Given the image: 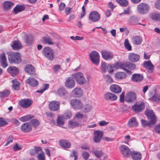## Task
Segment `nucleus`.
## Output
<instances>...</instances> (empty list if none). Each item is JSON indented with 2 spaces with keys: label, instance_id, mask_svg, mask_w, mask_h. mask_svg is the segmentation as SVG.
<instances>
[{
  "label": "nucleus",
  "instance_id": "obj_47",
  "mask_svg": "<svg viewBox=\"0 0 160 160\" xmlns=\"http://www.w3.org/2000/svg\"><path fill=\"white\" fill-rule=\"evenodd\" d=\"M30 123L32 124V125L34 128H36L40 124L39 121L36 119H32L30 121Z\"/></svg>",
  "mask_w": 160,
  "mask_h": 160
},
{
  "label": "nucleus",
  "instance_id": "obj_6",
  "mask_svg": "<svg viewBox=\"0 0 160 160\" xmlns=\"http://www.w3.org/2000/svg\"><path fill=\"white\" fill-rule=\"evenodd\" d=\"M89 57L93 63L96 65L99 64L100 62V56L97 52L95 51H92L89 54Z\"/></svg>",
  "mask_w": 160,
  "mask_h": 160
},
{
  "label": "nucleus",
  "instance_id": "obj_37",
  "mask_svg": "<svg viewBox=\"0 0 160 160\" xmlns=\"http://www.w3.org/2000/svg\"><path fill=\"white\" fill-rule=\"evenodd\" d=\"M149 99L156 103L160 102V94L155 93Z\"/></svg>",
  "mask_w": 160,
  "mask_h": 160
},
{
  "label": "nucleus",
  "instance_id": "obj_39",
  "mask_svg": "<svg viewBox=\"0 0 160 160\" xmlns=\"http://www.w3.org/2000/svg\"><path fill=\"white\" fill-rule=\"evenodd\" d=\"M115 77L118 79H122L126 78L127 75L125 72H120L115 73Z\"/></svg>",
  "mask_w": 160,
  "mask_h": 160
},
{
  "label": "nucleus",
  "instance_id": "obj_60",
  "mask_svg": "<svg viewBox=\"0 0 160 160\" xmlns=\"http://www.w3.org/2000/svg\"><path fill=\"white\" fill-rule=\"evenodd\" d=\"M91 109V106L89 104H87L85 107L83 111L84 112H86L90 111Z\"/></svg>",
  "mask_w": 160,
  "mask_h": 160
},
{
  "label": "nucleus",
  "instance_id": "obj_17",
  "mask_svg": "<svg viewBox=\"0 0 160 160\" xmlns=\"http://www.w3.org/2000/svg\"><path fill=\"white\" fill-rule=\"evenodd\" d=\"M60 102L57 101H54L51 102L48 105L49 109L52 111L58 110L59 108Z\"/></svg>",
  "mask_w": 160,
  "mask_h": 160
},
{
  "label": "nucleus",
  "instance_id": "obj_30",
  "mask_svg": "<svg viewBox=\"0 0 160 160\" xmlns=\"http://www.w3.org/2000/svg\"><path fill=\"white\" fill-rule=\"evenodd\" d=\"M130 155L132 158L133 160H141L142 158L141 154L140 153L135 151L132 152Z\"/></svg>",
  "mask_w": 160,
  "mask_h": 160
},
{
  "label": "nucleus",
  "instance_id": "obj_8",
  "mask_svg": "<svg viewBox=\"0 0 160 160\" xmlns=\"http://www.w3.org/2000/svg\"><path fill=\"white\" fill-rule=\"evenodd\" d=\"M136 99V95L133 91H130L127 92L126 95L125 100L128 102H135Z\"/></svg>",
  "mask_w": 160,
  "mask_h": 160
},
{
  "label": "nucleus",
  "instance_id": "obj_27",
  "mask_svg": "<svg viewBox=\"0 0 160 160\" xmlns=\"http://www.w3.org/2000/svg\"><path fill=\"white\" fill-rule=\"evenodd\" d=\"M104 98L106 100L115 101L117 99V96L114 94L110 92H107L104 95Z\"/></svg>",
  "mask_w": 160,
  "mask_h": 160
},
{
  "label": "nucleus",
  "instance_id": "obj_46",
  "mask_svg": "<svg viewBox=\"0 0 160 160\" xmlns=\"http://www.w3.org/2000/svg\"><path fill=\"white\" fill-rule=\"evenodd\" d=\"M151 18L153 20L160 21V13H155L151 14Z\"/></svg>",
  "mask_w": 160,
  "mask_h": 160
},
{
  "label": "nucleus",
  "instance_id": "obj_5",
  "mask_svg": "<svg viewBox=\"0 0 160 160\" xmlns=\"http://www.w3.org/2000/svg\"><path fill=\"white\" fill-rule=\"evenodd\" d=\"M145 108V105L143 102H136L132 107V109L136 113H139L143 110Z\"/></svg>",
  "mask_w": 160,
  "mask_h": 160
},
{
  "label": "nucleus",
  "instance_id": "obj_34",
  "mask_svg": "<svg viewBox=\"0 0 160 160\" xmlns=\"http://www.w3.org/2000/svg\"><path fill=\"white\" fill-rule=\"evenodd\" d=\"M138 122L136 121V118L135 117L131 118L128 123V125L130 127H135L138 126Z\"/></svg>",
  "mask_w": 160,
  "mask_h": 160
},
{
  "label": "nucleus",
  "instance_id": "obj_38",
  "mask_svg": "<svg viewBox=\"0 0 160 160\" xmlns=\"http://www.w3.org/2000/svg\"><path fill=\"white\" fill-rule=\"evenodd\" d=\"M138 20L136 17L135 16L130 17L128 20V23L132 25H136L138 24Z\"/></svg>",
  "mask_w": 160,
  "mask_h": 160
},
{
  "label": "nucleus",
  "instance_id": "obj_58",
  "mask_svg": "<svg viewBox=\"0 0 160 160\" xmlns=\"http://www.w3.org/2000/svg\"><path fill=\"white\" fill-rule=\"evenodd\" d=\"M13 135H10L9 136L6 142V143L5 144V146H7L10 143L13 142Z\"/></svg>",
  "mask_w": 160,
  "mask_h": 160
},
{
  "label": "nucleus",
  "instance_id": "obj_51",
  "mask_svg": "<svg viewBox=\"0 0 160 160\" xmlns=\"http://www.w3.org/2000/svg\"><path fill=\"white\" fill-rule=\"evenodd\" d=\"M95 155L98 158H100L103 154V152L101 151L94 150L92 151Z\"/></svg>",
  "mask_w": 160,
  "mask_h": 160
},
{
  "label": "nucleus",
  "instance_id": "obj_45",
  "mask_svg": "<svg viewBox=\"0 0 160 160\" xmlns=\"http://www.w3.org/2000/svg\"><path fill=\"white\" fill-rule=\"evenodd\" d=\"M10 93L9 90L5 89L3 91L0 92V97L4 98L8 96Z\"/></svg>",
  "mask_w": 160,
  "mask_h": 160
},
{
  "label": "nucleus",
  "instance_id": "obj_49",
  "mask_svg": "<svg viewBox=\"0 0 160 160\" xmlns=\"http://www.w3.org/2000/svg\"><path fill=\"white\" fill-rule=\"evenodd\" d=\"M12 82L13 83V88L15 90H19V82L16 80H13L12 81Z\"/></svg>",
  "mask_w": 160,
  "mask_h": 160
},
{
  "label": "nucleus",
  "instance_id": "obj_40",
  "mask_svg": "<svg viewBox=\"0 0 160 160\" xmlns=\"http://www.w3.org/2000/svg\"><path fill=\"white\" fill-rule=\"evenodd\" d=\"M141 123L142 126L144 127H151L152 125L154 124L155 123L153 122V121L150 120L149 122H148L145 120L142 119Z\"/></svg>",
  "mask_w": 160,
  "mask_h": 160
},
{
  "label": "nucleus",
  "instance_id": "obj_32",
  "mask_svg": "<svg viewBox=\"0 0 160 160\" xmlns=\"http://www.w3.org/2000/svg\"><path fill=\"white\" fill-rule=\"evenodd\" d=\"M72 93L76 97H78L81 96L83 94L82 90L81 88H75L72 90Z\"/></svg>",
  "mask_w": 160,
  "mask_h": 160
},
{
  "label": "nucleus",
  "instance_id": "obj_9",
  "mask_svg": "<svg viewBox=\"0 0 160 160\" xmlns=\"http://www.w3.org/2000/svg\"><path fill=\"white\" fill-rule=\"evenodd\" d=\"M103 133L100 130H95L93 133V141L95 143H99L102 137Z\"/></svg>",
  "mask_w": 160,
  "mask_h": 160
},
{
  "label": "nucleus",
  "instance_id": "obj_16",
  "mask_svg": "<svg viewBox=\"0 0 160 160\" xmlns=\"http://www.w3.org/2000/svg\"><path fill=\"white\" fill-rule=\"evenodd\" d=\"M143 66L146 69L148 73H151L153 72L154 66L150 61H145Z\"/></svg>",
  "mask_w": 160,
  "mask_h": 160
},
{
  "label": "nucleus",
  "instance_id": "obj_36",
  "mask_svg": "<svg viewBox=\"0 0 160 160\" xmlns=\"http://www.w3.org/2000/svg\"><path fill=\"white\" fill-rule=\"evenodd\" d=\"M68 92L64 88H61L58 89L57 91L58 94L60 96L65 97L68 94Z\"/></svg>",
  "mask_w": 160,
  "mask_h": 160
},
{
  "label": "nucleus",
  "instance_id": "obj_31",
  "mask_svg": "<svg viewBox=\"0 0 160 160\" xmlns=\"http://www.w3.org/2000/svg\"><path fill=\"white\" fill-rule=\"evenodd\" d=\"M25 9V7L24 5L18 4L14 8L13 11L15 14H17L24 11Z\"/></svg>",
  "mask_w": 160,
  "mask_h": 160
},
{
  "label": "nucleus",
  "instance_id": "obj_20",
  "mask_svg": "<svg viewBox=\"0 0 160 160\" xmlns=\"http://www.w3.org/2000/svg\"><path fill=\"white\" fill-rule=\"evenodd\" d=\"M7 71L12 77L17 75L19 72V69L14 66H9L7 69Z\"/></svg>",
  "mask_w": 160,
  "mask_h": 160
},
{
  "label": "nucleus",
  "instance_id": "obj_33",
  "mask_svg": "<svg viewBox=\"0 0 160 160\" xmlns=\"http://www.w3.org/2000/svg\"><path fill=\"white\" fill-rule=\"evenodd\" d=\"M14 3L10 1H6L4 2L3 5V8L6 11L9 10L14 5Z\"/></svg>",
  "mask_w": 160,
  "mask_h": 160
},
{
  "label": "nucleus",
  "instance_id": "obj_23",
  "mask_svg": "<svg viewBox=\"0 0 160 160\" xmlns=\"http://www.w3.org/2000/svg\"><path fill=\"white\" fill-rule=\"evenodd\" d=\"M0 61L1 66L4 68H5L8 66L7 58L5 53H2L0 54Z\"/></svg>",
  "mask_w": 160,
  "mask_h": 160
},
{
  "label": "nucleus",
  "instance_id": "obj_44",
  "mask_svg": "<svg viewBox=\"0 0 160 160\" xmlns=\"http://www.w3.org/2000/svg\"><path fill=\"white\" fill-rule=\"evenodd\" d=\"M64 118L62 116H59L57 119V123L58 126L63 125L64 123Z\"/></svg>",
  "mask_w": 160,
  "mask_h": 160
},
{
  "label": "nucleus",
  "instance_id": "obj_61",
  "mask_svg": "<svg viewBox=\"0 0 160 160\" xmlns=\"http://www.w3.org/2000/svg\"><path fill=\"white\" fill-rule=\"evenodd\" d=\"M70 38L72 40L75 41L82 40L83 39V37H80L78 36H76V37H74L73 36H71Z\"/></svg>",
  "mask_w": 160,
  "mask_h": 160
},
{
  "label": "nucleus",
  "instance_id": "obj_41",
  "mask_svg": "<svg viewBox=\"0 0 160 160\" xmlns=\"http://www.w3.org/2000/svg\"><path fill=\"white\" fill-rule=\"evenodd\" d=\"M34 117V116L33 115H28L20 118L19 120L22 122H25L33 118Z\"/></svg>",
  "mask_w": 160,
  "mask_h": 160
},
{
  "label": "nucleus",
  "instance_id": "obj_3",
  "mask_svg": "<svg viewBox=\"0 0 160 160\" xmlns=\"http://www.w3.org/2000/svg\"><path fill=\"white\" fill-rule=\"evenodd\" d=\"M72 76L74 78L77 83L79 85H81L86 83V80L82 72H76L72 74Z\"/></svg>",
  "mask_w": 160,
  "mask_h": 160
},
{
  "label": "nucleus",
  "instance_id": "obj_4",
  "mask_svg": "<svg viewBox=\"0 0 160 160\" xmlns=\"http://www.w3.org/2000/svg\"><path fill=\"white\" fill-rule=\"evenodd\" d=\"M149 6L147 4L141 3L137 6V10L138 12L141 14L147 13L149 10Z\"/></svg>",
  "mask_w": 160,
  "mask_h": 160
},
{
  "label": "nucleus",
  "instance_id": "obj_63",
  "mask_svg": "<svg viewBox=\"0 0 160 160\" xmlns=\"http://www.w3.org/2000/svg\"><path fill=\"white\" fill-rule=\"evenodd\" d=\"M131 12V10L129 8H127L126 9H124V10L123 12L120 14V15H123V14H127L129 15L130 13Z\"/></svg>",
  "mask_w": 160,
  "mask_h": 160
},
{
  "label": "nucleus",
  "instance_id": "obj_10",
  "mask_svg": "<svg viewBox=\"0 0 160 160\" xmlns=\"http://www.w3.org/2000/svg\"><path fill=\"white\" fill-rule=\"evenodd\" d=\"M33 103L31 100L27 98L21 100L19 102V104L22 107L27 108L29 107Z\"/></svg>",
  "mask_w": 160,
  "mask_h": 160
},
{
  "label": "nucleus",
  "instance_id": "obj_57",
  "mask_svg": "<svg viewBox=\"0 0 160 160\" xmlns=\"http://www.w3.org/2000/svg\"><path fill=\"white\" fill-rule=\"evenodd\" d=\"M38 160H45V158L43 152L39 153L37 156Z\"/></svg>",
  "mask_w": 160,
  "mask_h": 160
},
{
  "label": "nucleus",
  "instance_id": "obj_59",
  "mask_svg": "<svg viewBox=\"0 0 160 160\" xmlns=\"http://www.w3.org/2000/svg\"><path fill=\"white\" fill-rule=\"evenodd\" d=\"M104 78L105 79L107 83H110L113 82V80L109 75H106L104 76Z\"/></svg>",
  "mask_w": 160,
  "mask_h": 160
},
{
  "label": "nucleus",
  "instance_id": "obj_62",
  "mask_svg": "<svg viewBox=\"0 0 160 160\" xmlns=\"http://www.w3.org/2000/svg\"><path fill=\"white\" fill-rule=\"evenodd\" d=\"M8 124V123L6 122L3 118H0V127H2Z\"/></svg>",
  "mask_w": 160,
  "mask_h": 160
},
{
  "label": "nucleus",
  "instance_id": "obj_35",
  "mask_svg": "<svg viewBox=\"0 0 160 160\" xmlns=\"http://www.w3.org/2000/svg\"><path fill=\"white\" fill-rule=\"evenodd\" d=\"M132 41L134 44L139 45L142 42V40L140 36H135L132 38Z\"/></svg>",
  "mask_w": 160,
  "mask_h": 160
},
{
  "label": "nucleus",
  "instance_id": "obj_53",
  "mask_svg": "<svg viewBox=\"0 0 160 160\" xmlns=\"http://www.w3.org/2000/svg\"><path fill=\"white\" fill-rule=\"evenodd\" d=\"M136 68V65L134 63L131 62H127V68H128L131 70H134Z\"/></svg>",
  "mask_w": 160,
  "mask_h": 160
},
{
  "label": "nucleus",
  "instance_id": "obj_28",
  "mask_svg": "<svg viewBox=\"0 0 160 160\" xmlns=\"http://www.w3.org/2000/svg\"><path fill=\"white\" fill-rule=\"evenodd\" d=\"M12 48L15 50H18L22 48V45L20 42L18 40H15L12 42L11 45Z\"/></svg>",
  "mask_w": 160,
  "mask_h": 160
},
{
  "label": "nucleus",
  "instance_id": "obj_50",
  "mask_svg": "<svg viewBox=\"0 0 160 160\" xmlns=\"http://www.w3.org/2000/svg\"><path fill=\"white\" fill-rule=\"evenodd\" d=\"M116 1L121 6L126 7L128 5V2L127 0H116Z\"/></svg>",
  "mask_w": 160,
  "mask_h": 160
},
{
  "label": "nucleus",
  "instance_id": "obj_15",
  "mask_svg": "<svg viewBox=\"0 0 160 160\" xmlns=\"http://www.w3.org/2000/svg\"><path fill=\"white\" fill-rule=\"evenodd\" d=\"M32 128V124L29 122H25L22 124L20 127L21 130L25 133L31 132Z\"/></svg>",
  "mask_w": 160,
  "mask_h": 160
},
{
  "label": "nucleus",
  "instance_id": "obj_18",
  "mask_svg": "<svg viewBox=\"0 0 160 160\" xmlns=\"http://www.w3.org/2000/svg\"><path fill=\"white\" fill-rule=\"evenodd\" d=\"M71 105L75 109H80L82 107V104L79 100L75 99L71 101Z\"/></svg>",
  "mask_w": 160,
  "mask_h": 160
},
{
  "label": "nucleus",
  "instance_id": "obj_55",
  "mask_svg": "<svg viewBox=\"0 0 160 160\" xmlns=\"http://www.w3.org/2000/svg\"><path fill=\"white\" fill-rule=\"evenodd\" d=\"M124 47L128 51H131L132 50V47L129 42L128 40L126 39L124 42Z\"/></svg>",
  "mask_w": 160,
  "mask_h": 160
},
{
  "label": "nucleus",
  "instance_id": "obj_12",
  "mask_svg": "<svg viewBox=\"0 0 160 160\" xmlns=\"http://www.w3.org/2000/svg\"><path fill=\"white\" fill-rule=\"evenodd\" d=\"M75 83L72 77H69L66 79L65 82V86L68 89H71L74 87Z\"/></svg>",
  "mask_w": 160,
  "mask_h": 160
},
{
  "label": "nucleus",
  "instance_id": "obj_64",
  "mask_svg": "<svg viewBox=\"0 0 160 160\" xmlns=\"http://www.w3.org/2000/svg\"><path fill=\"white\" fill-rule=\"evenodd\" d=\"M89 156V153L86 152H83L82 154V156L84 159L87 160Z\"/></svg>",
  "mask_w": 160,
  "mask_h": 160
},
{
  "label": "nucleus",
  "instance_id": "obj_26",
  "mask_svg": "<svg viewBox=\"0 0 160 160\" xmlns=\"http://www.w3.org/2000/svg\"><path fill=\"white\" fill-rule=\"evenodd\" d=\"M110 91L116 93H119L122 91V88L118 85L117 84H112L110 87Z\"/></svg>",
  "mask_w": 160,
  "mask_h": 160
},
{
  "label": "nucleus",
  "instance_id": "obj_7",
  "mask_svg": "<svg viewBox=\"0 0 160 160\" xmlns=\"http://www.w3.org/2000/svg\"><path fill=\"white\" fill-rule=\"evenodd\" d=\"M119 149L122 155L126 158L128 157L132 152L128 146L124 145L120 146Z\"/></svg>",
  "mask_w": 160,
  "mask_h": 160
},
{
  "label": "nucleus",
  "instance_id": "obj_21",
  "mask_svg": "<svg viewBox=\"0 0 160 160\" xmlns=\"http://www.w3.org/2000/svg\"><path fill=\"white\" fill-rule=\"evenodd\" d=\"M140 56L139 55L133 53H129L128 59L130 61L132 62H135L138 61L140 59Z\"/></svg>",
  "mask_w": 160,
  "mask_h": 160
},
{
  "label": "nucleus",
  "instance_id": "obj_22",
  "mask_svg": "<svg viewBox=\"0 0 160 160\" xmlns=\"http://www.w3.org/2000/svg\"><path fill=\"white\" fill-rule=\"evenodd\" d=\"M25 72L30 75H34L35 74V69L31 64L26 65L24 69Z\"/></svg>",
  "mask_w": 160,
  "mask_h": 160
},
{
  "label": "nucleus",
  "instance_id": "obj_1",
  "mask_svg": "<svg viewBox=\"0 0 160 160\" xmlns=\"http://www.w3.org/2000/svg\"><path fill=\"white\" fill-rule=\"evenodd\" d=\"M8 58L10 63L18 64L22 61L21 55L18 52H14L8 55Z\"/></svg>",
  "mask_w": 160,
  "mask_h": 160
},
{
  "label": "nucleus",
  "instance_id": "obj_24",
  "mask_svg": "<svg viewBox=\"0 0 160 160\" xmlns=\"http://www.w3.org/2000/svg\"><path fill=\"white\" fill-rule=\"evenodd\" d=\"M59 143L61 147L65 148H69L71 146L70 142L66 139L60 140Z\"/></svg>",
  "mask_w": 160,
  "mask_h": 160
},
{
  "label": "nucleus",
  "instance_id": "obj_43",
  "mask_svg": "<svg viewBox=\"0 0 160 160\" xmlns=\"http://www.w3.org/2000/svg\"><path fill=\"white\" fill-rule=\"evenodd\" d=\"M68 123L70 127L72 128L78 127L81 126L78 122L76 121H68Z\"/></svg>",
  "mask_w": 160,
  "mask_h": 160
},
{
  "label": "nucleus",
  "instance_id": "obj_29",
  "mask_svg": "<svg viewBox=\"0 0 160 160\" xmlns=\"http://www.w3.org/2000/svg\"><path fill=\"white\" fill-rule=\"evenodd\" d=\"M114 67L116 68H121L124 70L127 66V62H117L114 64Z\"/></svg>",
  "mask_w": 160,
  "mask_h": 160
},
{
  "label": "nucleus",
  "instance_id": "obj_54",
  "mask_svg": "<svg viewBox=\"0 0 160 160\" xmlns=\"http://www.w3.org/2000/svg\"><path fill=\"white\" fill-rule=\"evenodd\" d=\"M108 65H107L105 62H102L101 65V69L103 72H105L107 71V67Z\"/></svg>",
  "mask_w": 160,
  "mask_h": 160
},
{
  "label": "nucleus",
  "instance_id": "obj_2",
  "mask_svg": "<svg viewBox=\"0 0 160 160\" xmlns=\"http://www.w3.org/2000/svg\"><path fill=\"white\" fill-rule=\"evenodd\" d=\"M42 54L45 57L50 61H52L54 59V50L50 47H44L43 49Z\"/></svg>",
  "mask_w": 160,
  "mask_h": 160
},
{
  "label": "nucleus",
  "instance_id": "obj_19",
  "mask_svg": "<svg viewBox=\"0 0 160 160\" xmlns=\"http://www.w3.org/2000/svg\"><path fill=\"white\" fill-rule=\"evenodd\" d=\"M26 83L28 84L31 87H36L38 84L39 82L37 80L31 77H29L25 81Z\"/></svg>",
  "mask_w": 160,
  "mask_h": 160
},
{
  "label": "nucleus",
  "instance_id": "obj_11",
  "mask_svg": "<svg viewBox=\"0 0 160 160\" xmlns=\"http://www.w3.org/2000/svg\"><path fill=\"white\" fill-rule=\"evenodd\" d=\"M100 15L99 13L96 11H92L89 14V19L93 22L98 21L100 18Z\"/></svg>",
  "mask_w": 160,
  "mask_h": 160
},
{
  "label": "nucleus",
  "instance_id": "obj_48",
  "mask_svg": "<svg viewBox=\"0 0 160 160\" xmlns=\"http://www.w3.org/2000/svg\"><path fill=\"white\" fill-rule=\"evenodd\" d=\"M25 41L26 43L28 45L32 44L33 42V38L31 36L25 35Z\"/></svg>",
  "mask_w": 160,
  "mask_h": 160
},
{
  "label": "nucleus",
  "instance_id": "obj_14",
  "mask_svg": "<svg viewBox=\"0 0 160 160\" xmlns=\"http://www.w3.org/2000/svg\"><path fill=\"white\" fill-rule=\"evenodd\" d=\"M101 54L102 58L106 60H111L113 57V55L112 53L107 50L102 51Z\"/></svg>",
  "mask_w": 160,
  "mask_h": 160
},
{
  "label": "nucleus",
  "instance_id": "obj_56",
  "mask_svg": "<svg viewBox=\"0 0 160 160\" xmlns=\"http://www.w3.org/2000/svg\"><path fill=\"white\" fill-rule=\"evenodd\" d=\"M78 152L76 150H73L72 151V153L71 154L70 156L71 157H74V160H77L78 158Z\"/></svg>",
  "mask_w": 160,
  "mask_h": 160
},
{
  "label": "nucleus",
  "instance_id": "obj_13",
  "mask_svg": "<svg viewBox=\"0 0 160 160\" xmlns=\"http://www.w3.org/2000/svg\"><path fill=\"white\" fill-rule=\"evenodd\" d=\"M145 113L148 119L155 123L156 122V118L152 110L147 109L145 111Z\"/></svg>",
  "mask_w": 160,
  "mask_h": 160
},
{
  "label": "nucleus",
  "instance_id": "obj_42",
  "mask_svg": "<svg viewBox=\"0 0 160 160\" xmlns=\"http://www.w3.org/2000/svg\"><path fill=\"white\" fill-rule=\"evenodd\" d=\"M43 42L44 43L48 44L49 45H53L54 44L52 38L49 37H43Z\"/></svg>",
  "mask_w": 160,
  "mask_h": 160
},
{
  "label": "nucleus",
  "instance_id": "obj_25",
  "mask_svg": "<svg viewBox=\"0 0 160 160\" xmlns=\"http://www.w3.org/2000/svg\"><path fill=\"white\" fill-rule=\"evenodd\" d=\"M143 79V76L142 75L140 74H134L132 77L131 79L135 82H140Z\"/></svg>",
  "mask_w": 160,
  "mask_h": 160
},
{
  "label": "nucleus",
  "instance_id": "obj_52",
  "mask_svg": "<svg viewBox=\"0 0 160 160\" xmlns=\"http://www.w3.org/2000/svg\"><path fill=\"white\" fill-rule=\"evenodd\" d=\"M64 119H69L72 116V113L70 111H66L62 116Z\"/></svg>",
  "mask_w": 160,
  "mask_h": 160
}]
</instances>
